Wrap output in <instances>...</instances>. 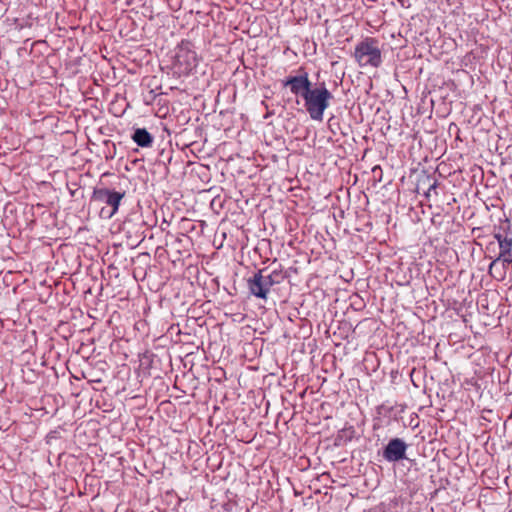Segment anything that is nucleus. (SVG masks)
Instances as JSON below:
<instances>
[{
  "mask_svg": "<svg viewBox=\"0 0 512 512\" xmlns=\"http://www.w3.org/2000/svg\"><path fill=\"white\" fill-rule=\"evenodd\" d=\"M357 182V176H354L353 183L355 184Z\"/></svg>",
  "mask_w": 512,
  "mask_h": 512,
  "instance_id": "4468645a",
  "label": "nucleus"
},
{
  "mask_svg": "<svg viewBox=\"0 0 512 512\" xmlns=\"http://www.w3.org/2000/svg\"><path fill=\"white\" fill-rule=\"evenodd\" d=\"M93 382L100 383V382H101V380H100V379H97V380H93Z\"/></svg>",
  "mask_w": 512,
  "mask_h": 512,
  "instance_id": "2eb2a0df",
  "label": "nucleus"
},
{
  "mask_svg": "<svg viewBox=\"0 0 512 512\" xmlns=\"http://www.w3.org/2000/svg\"><path fill=\"white\" fill-rule=\"evenodd\" d=\"M296 76H288L282 81L284 87H289L291 93L302 98L312 89V83L308 79L307 72L300 70Z\"/></svg>",
  "mask_w": 512,
  "mask_h": 512,
  "instance_id": "20e7f679",
  "label": "nucleus"
},
{
  "mask_svg": "<svg viewBox=\"0 0 512 512\" xmlns=\"http://www.w3.org/2000/svg\"><path fill=\"white\" fill-rule=\"evenodd\" d=\"M268 271V267L259 269L251 277L247 279V286L251 295L262 300H266L270 292V289L268 288L267 283L264 280V273Z\"/></svg>",
  "mask_w": 512,
  "mask_h": 512,
  "instance_id": "39448f33",
  "label": "nucleus"
},
{
  "mask_svg": "<svg viewBox=\"0 0 512 512\" xmlns=\"http://www.w3.org/2000/svg\"><path fill=\"white\" fill-rule=\"evenodd\" d=\"M131 139L140 147H151L154 141L153 135L146 128H135Z\"/></svg>",
  "mask_w": 512,
  "mask_h": 512,
  "instance_id": "0eeeda50",
  "label": "nucleus"
},
{
  "mask_svg": "<svg viewBox=\"0 0 512 512\" xmlns=\"http://www.w3.org/2000/svg\"><path fill=\"white\" fill-rule=\"evenodd\" d=\"M354 58L362 67L371 66L376 68L382 62L379 41L368 37L361 41L354 49Z\"/></svg>",
  "mask_w": 512,
  "mask_h": 512,
  "instance_id": "f03ea898",
  "label": "nucleus"
},
{
  "mask_svg": "<svg viewBox=\"0 0 512 512\" xmlns=\"http://www.w3.org/2000/svg\"><path fill=\"white\" fill-rule=\"evenodd\" d=\"M349 344H350L349 340H346L343 343H336L335 344V351H336V353L339 356H341V355L348 356L349 355V350H348Z\"/></svg>",
  "mask_w": 512,
  "mask_h": 512,
  "instance_id": "9b49d317",
  "label": "nucleus"
},
{
  "mask_svg": "<svg viewBox=\"0 0 512 512\" xmlns=\"http://www.w3.org/2000/svg\"><path fill=\"white\" fill-rule=\"evenodd\" d=\"M331 97V93L324 85L318 88H312L307 95L303 97L306 110L313 120L322 121L323 113L328 107V101Z\"/></svg>",
  "mask_w": 512,
  "mask_h": 512,
  "instance_id": "7ed1b4c3",
  "label": "nucleus"
},
{
  "mask_svg": "<svg viewBox=\"0 0 512 512\" xmlns=\"http://www.w3.org/2000/svg\"><path fill=\"white\" fill-rule=\"evenodd\" d=\"M286 278L285 273L283 272L281 265L278 268H274L270 272L264 273V280L267 283L269 289L274 285L280 284Z\"/></svg>",
  "mask_w": 512,
  "mask_h": 512,
  "instance_id": "6e6552de",
  "label": "nucleus"
},
{
  "mask_svg": "<svg viewBox=\"0 0 512 512\" xmlns=\"http://www.w3.org/2000/svg\"><path fill=\"white\" fill-rule=\"evenodd\" d=\"M499 261H502L503 265L511 264L512 263V251L499 253L498 257L490 263L489 273L491 275H493V269H494V267H496V265L498 264Z\"/></svg>",
  "mask_w": 512,
  "mask_h": 512,
  "instance_id": "9d476101",
  "label": "nucleus"
},
{
  "mask_svg": "<svg viewBox=\"0 0 512 512\" xmlns=\"http://www.w3.org/2000/svg\"><path fill=\"white\" fill-rule=\"evenodd\" d=\"M494 238L498 241V244H500V241H503V239H508L509 237H505L500 233H496L494 235Z\"/></svg>",
  "mask_w": 512,
  "mask_h": 512,
  "instance_id": "ddd939ff",
  "label": "nucleus"
},
{
  "mask_svg": "<svg viewBox=\"0 0 512 512\" xmlns=\"http://www.w3.org/2000/svg\"><path fill=\"white\" fill-rule=\"evenodd\" d=\"M124 196L125 191H116L115 189H109L106 187H95L93 189L90 202L105 204L108 209L102 207L100 215L105 218H111L117 213Z\"/></svg>",
  "mask_w": 512,
  "mask_h": 512,
  "instance_id": "f257e3e1",
  "label": "nucleus"
},
{
  "mask_svg": "<svg viewBox=\"0 0 512 512\" xmlns=\"http://www.w3.org/2000/svg\"><path fill=\"white\" fill-rule=\"evenodd\" d=\"M512 251V238L503 239L499 244V253Z\"/></svg>",
  "mask_w": 512,
  "mask_h": 512,
  "instance_id": "f8f14e48",
  "label": "nucleus"
},
{
  "mask_svg": "<svg viewBox=\"0 0 512 512\" xmlns=\"http://www.w3.org/2000/svg\"><path fill=\"white\" fill-rule=\"evenodd\" d=\"M407 445L400 438L391 439L383 451V457L389 462H397L405 458Z\"/></svg>",
  "mask_w": 512,
  "mask_h": 512,
  "instance_id": "423d86ee",
  "label": "nucleus"
},
{
  "mask_svg": "<svg viewBox=\"0 0 512 512\" xmlns=\"http://www.w3.org/2000/svg\"><path fill=\"white\" fill-rule=\"evenodd\" d=\"M352 440V429L351 427H344L341 429L336 438H335V445L340 446L344 445L347 442Z\"/></svg>",
  "mask_w": 512,
  "mask_h": 512,
  "instance_id": "1a4fd4ad",
  "label": "nucleus"
}]
</instances>
